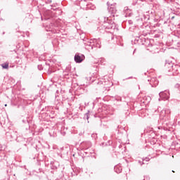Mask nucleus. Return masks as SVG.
<instances>
[{
	"label": "nucleus",
	"instance_id": "obj_18",
	"mask_svg": "<svg viewBox=\"0 0 180 180\" xmlns=\"http://www.w3.org/2000/svg\"><path fill=\"white\" fill-rule=\"evenodd\" d=\"M83 4H84V1H81L79 3L80 5H82Z\"/></svg>",
	"mask_w": 180,
	"mask_h": 180
},
{
	"label": "nucleus",
	"instance_id": "obj_14",
	"mask_svg": "<svg viewBox=\"0 0 180 180\" xmlns=\"http://www.w3.org/2000/svg\"><path fill=\"white\" fill-rule=\"evenodd\" d=\"M142 160H143V162H147L150 161V158H146V159H142Z\"/></svg>",
	"mask_w": 180,
	"mask_h": 180
},
{
	"label": "nucleus",
	"instance_id": "obj_20",
	"mask_svg": "<svg viewBox=\"0 0 180 180\" xmlns=\"http://www.w3.org/2000/svg\"><path fill=\"white\" fill-rule=\"evenodd\" d=\"M5 106H8V105H7V104H5Z\"/></svg>",
	"mask_w": 180,
	"mask_h": 180
},
{
	"label": "nucleus",
	"instance_id": "obj_8",
	"mask_svg": "<svg viewBox=\"0 0 180 180\" xmlns=\"http://www.w3.org/2000/svg\"><path fill=\"white\" fill-rule=\"evenodd\" d=\"M81 146L84 150H88V148L92 146V144L89 141H85L82 143Z\"/></svg>",
	"mask_w": 180,
	"mask_h": 180
},
{
	"label": "nucleus",
	"instance_id": "obj_12",
	"mask_svg": "<svg viewBox=\"0 0 180 180\" xmlns=\"http://www.w3.org/2000/svg\"><path fill=\"white\" fill-rule=\"evenodd\" d=\"M1 66L2 67V68L4 70H8V68H9V63H2L1 65Z\"/></svg>",
	"mask_w": 180,
	"mask_h": 180
},
{
	"label": "nucleus",
	"instance_id": "obj_11",
	"mask_svg": "<svg viewBox=\"0 0 180 180\" xmlns=\"http://www.w3.org/2000/svg\"><path fill=\"white\" fill-rule=\"evenodd\" d=\"M122 166L120 165H117L114 167V170L117 174H120L122 172Z\"/></svg>",
	"mask_w": 180,
	"mask_h": 180
},
{
	"label": "nucleus",
	"instance_id": "obj_5",
	"mask_svg": "<svg viewBox=\"0 0 180 180\" xmlns=\"http://www.w3.org/2000/svg\"><path fill=\"white\" fill-rule=\"evenodd\" d=\"M85 60V56L80 53H76L75 55V63H82Z\"/></svg>",
	"mask_w": 180,
	"mask_h": 180
},
{
	"label": "nucleus",
	"instance_id": "obj_1",
	"mask_svg": "<svg viewBox=\"0 0 180 180\" xmlns=\"http://www.w3.org/2000/svg\"><path fill=\"white\" fill-rule=\"evenodd\" d=\"M94 47H97L98 49H101V41L99 39H91L90 41L88 42L86 45V49L89 50V51L92 50Z\"/></svg>",
	"mask_w": 180,
	"mask_h": 180
},
{
	"label": "nucleus",
	"instance_id": "obj_2",
	"mask_svg": "<svg viewBox=\"0 0 180 180\" xmlns=\"http://www.w3.org/2000/svg\"><path fill=\"white\" fill-rule=\"evenodd\" d=\"M115 27V22L107 19V21H104L101 27L98 28L99 32L102 33V30H106V29H113Z\"/></svg>",
	"mask_w": 180,
	"mask_h": 180
},
{
	"label": "nucleus",
	"instance_id": "obj_17",
	"mask_svg": "<svg viewBox=\"0 0 180 180\" xmlns=\"http://www.w3.org/2000/svg\"><path fill=\"white\" fill-rule=\"evenodd\" d=\"M139 162L140 163L141 165H143V164H144V162L142 160H139Z\"/></svg>",
	"mask_w": 180,
	"mask_h": 180
},
{
	"label": "nucleus",
	"instance_id": "obj_9",
	"mask_svg": "<svg viewBox=\"0 0 180 180\" xmlns=\"http://www.w3.org/2000/svg\"><path fill=\"white\" fill-rule=\"evenodd\" d=\"M150 84L152 87L157 86L158 85V79H157L155 77H153L150 79Z\"/></svg>",
	"mask_w": 180,
	"mask_h": 180
},
{
	"label": "nucleus",
	"instance_id": "obj_13",
	"mask_svg": "<svg viewBox=\"0 0 180 180\" xmlns=\"http://www.w3.org/2000/svg\"><path fill=\"white\" fill-rule=\"evenodd\" d=\"M84 2H85L84 5H86V6H87V8H90V9H92V10L95 9V6H92L91 7H90L89 4H87L86 3L85 0H84Z\"/></svg>",
	"mask_w": 180,
	"mask_h": 180
},
{
	"label": "nucleus",
	"instance_id": "obj_3",
	"mask_svg": "<svg viewBox=\"0 0 180 180\" xmlns=\"http://www.w3.org/2000/svg\"><path fill=\"white\" fill-rule=\"evenodd\" d=\"M169 115H171V110L165 108L160 111V117L163 120H168L169 119Z\"/></svg>",
	"mask_w": 180,
	"mask_h": 180
},
{
	"label": "nucleus",
	"instance_id": "obj_16",
	"mask_svg": "<svg viewBox=\"0 0 180 180\" xmlns=\"http://www.w3.org/2000/svg\"><path fill=\"white\" fill-rule=\"evenodd\" d=\"M84 117H86L88 120V119H89V113H86Z\"/></svg>",
	"mask_w": 180,
	"mask_h": 180
},
{
	"label": "nucleus",
	"instance_id": "obj_15",
	"mask_svg": "<svg viewBox=\"0 0 180 180\" xmlns=\"http://www.w3.org/2000/svg\"><path fill=\"white\" fill-rule=\"evenodd\" d=\"M38 70H39V71H41V70H43V66L41 65H39Z\"/></svg>",
	"mask_w": 180,
	"mask_h": 180
},
{
	"label": "nucleus",
	"instance_id": "obj_7",
	"mask_svg": "<svg viewBox=\"0 0 180 180\" xmlns=\"http://www.w3.org/2000/svg\"><path fill=\"white\" fill-rule=\"evenodd\" d=\"M108 12L109 13H111L112 16H115V14H116V12H117V10H116V7L115 5H111L110 6H108Z\"/></svg>",
	"mask_w": 180,
	"mask_h": 180
},
{
	"label": "nucleus",
	"instance_id": "obj_6",
	"mask_svg": "<svg viewBox=\"0 0 180 180\" xmlns=\"http://www.w3.org/2000/svg\"><path fill=\"white\" fill-rule=\"evenodd\" d=\"M159 96L160 99H164L165 101H168L169 99V92L165 91H161L159 93Z\"/></svg>",
	"mask_w": 180,
	"mask_h": 180
},
{
	"label": "nucleus",
	"instance_id": "obj_4",
	"mask_svg": "<svg viewBox=\"0 0 180 180\" xmlns=\"http://www.w3.org/2000/svg\"><path fill=\"white\" fill-rule=\"evenodd\" d=\"M46 30L47 32H52V33H58V29H57V25L53 23H51L49 26H46Z\"/></svg>",
	"mask_w": 180,
	"mask_h": 180
},
{
	"label": "nucleus",
	"instance_id": "obj_10",
	"mask_svg": "<svg viewBox=\"0 0 180 180\" xmlns=\"http://www.w3.org/2000/svg\"><path fill=\"white\" fill-rule=\"evenodd\" d=\"M44 16L45 17V19H49V18H51L53 16V14L50 10H47L44 12Z\"/></svg>",
	"mask_w": 180,
	"mask_h": 180
},
{
	"label": "nucleus",
	"instance_id": "obj_19",
	"mask_svg": "<svg viewBox=\"0 0 180 180\" xmlns=\"http://www.w3.org/2000/svg\"><path fill=\"white\" fill-rule=\"evenodd\" d=\"M103 60H105V59L101 58L100 61L102 62V61H103Z\"/></svg>",
	"mask_w": 180,
	"mask_h": 180
}]
</instances>
